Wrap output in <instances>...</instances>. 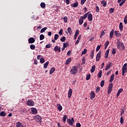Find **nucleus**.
<instances>
[{
	"mask_svg": "<svg viewBox=\"0 0 127 127\" xmlns=\"http://www.w3.org/2000/svg\"><path fill=\"white\" fill-rule=\"evenodd\" d=\"M70 74L75 75L78 73V67L76 66H73L70 71Z\"/></svg>",
	"mask_w": 127,
	"mask_h": 127,
	"instance_id": "obj_1",
	"label": "nucleus"
},
{
	"mask_svg": "<svg viewBox=\"0 0 127 127\" xmlns=\"http://www.w3.org/2000/svg\"><path fill=\"white\" fill-rule=\"evenodd\" d=\"M125 73H127V64H125L122 68V76H125Z\"/></svg>",
	"mask_w": 127,
	"mask_h": 127,
	"instance_id": "obj_2",
	"label": "nucleus"
},
{
	"mask_svg": "<svg viewBox=\"0 0 127 127\" xmlns=\"http://www.w3.org/2000/svg\"><path fill=\"white\" fill-rule=\"evenodd\" d=\"M26 105L27 106H30L31 107H33L34 105H35V103H34V101L31 99H28L27 103Z\"/></svg>",
	"mask_w": 127,
	"mask_h": 127,
	"instance_id": "obj_3",
	"label": "nucleus"
},
{
	"mask_svg": "<svg viewBox=\"0 0 127 127\" xmlns=\"http://www.w3.org/2000/svg\"><path fill=\"white\" fill-rule=\"evenodd\" d=\"M34 120L36 121L37 123H41L42 122V118L39 116L37 115L34 117Z\"/></svg>",
	"mask_w": 127,
	"mask_h": 127,
	"instance_id": "obj_4",
	"label": "nucleus"
},
{
	"mask_svg": "<svg viewBox=\"0 0 127 127\" xmlns=\"http://www.w3.org/2000/svg\"><path fill=\"white\" fill-rule=\"evenodd\" d=\"M114 85L113 84V83H111L109 85L108 89V94H111V92L112 91L113 87Z\"/></svg>",
	"mask_w": 127,
	"mask_h": 127,
	"instance_id": "obj_5",
	"label": "nucleus"
},
{
	"mask_svg": "<svg viewBox=\"0 0 127 127\" xmlns=\"http://www.w3.org/2000/svg\"><path fill=\"white\" fill-rule=\"evenodd\" d=\"M112 66H113V64L112 63V62H109L108 64L105 67V71L109 70V69H110L111 67H112Z\"/></svg>",
	"mask_w": 127,
	"mask_h": 127,
	"instance_id": "obj_6",
	"label": "nucleus"
},
{
	"mask_svg": "<svg viewBox=\"0 0 127 127\" xmlns=\"http://www.w3.org/2000/svg\"><path fill=\"white\" fill-rule=\"evenodd\" d=\"M100 59H101V51H100L97 54L96 60L98 62L100 61Z\"/></svg>",
	"mask_w": 127,
	"mask_h": 127,
	"instance_id": "obj_7",
	"label": "nucleus"
},
{
	"mask_svg": "<svg viewBox=\"0 0 127 127\" xmlns=\"http://www.w3.org/2000/svg\"><path fill=\"white\" fill-rule=\"evenodd\" d=\"M31 113L33 115H36L37 114V109L35 108H32L31 109Z\"/></svg>",
	"mask_w": 127,
	"mask_h": 127,
	"instance_id": "obj_8",
	"label": "nucleus"
},
{
	"mask_svg": "<svg viewBox=\"0 0 127 127\" xmlns=\"http://www.w3.org/2000/svg\"><path fill=\"white\" fill-rule=\"evenodd\" d=\"M35 42V39L34 38H30L28 39V43L30 44L34 43Z\"/></svg>",
	"mask_w": 127,
	"mask_h": 127,
	"instance_id": "obj_9",
	"label": "nucleus"
},
{
	"mask_svg": "<svg viewBox=\"0 0 127 127\" xmlns=\"http://www.w3.org/2000/svg\"><path fill=\"white\" fill-rule=\"evenodd\" d=\"M88 20L89 21H92L93 20V15L91 13L88 14Z\"/></svg>",
	"mask_w": 127,
	"mask_h": 127,
	"instance_id": "obj_10",
	"label": "nucleus"
},
{
	"mask_svg": "<svg viewBox=\"0 0 127 127\" xmlns=\"http://www.w3.org/2000/svg\"><path fill=\"white\" fill-rule=\"evenodd\" d=\"M95 97H96V95L95 94V92H94V91H91V92L90 93V99H91V100H93V99H94Z\"/></svg>",
	"mask_w": 127,
	"mask_h": 127,
	"instance_id": "obj_11",
	"label": "nucleus"
},
{
	"mask_svg": "<svg viewBox=\"0 0 127 127\" xmlns=\"http://www.w3.org/2000/svg\"><path fill=\"white\" fill-rule=\"evenodd\" d=\"M54 50L56 52H60L61 51V48L56 46L54 48Z\"/></svg>",
	"mask_w": 127,
	"mask_h": 127,
	"instance_id": "obj_12",
	"label": "nucleus"
},
{
	"mask_svg": "<svg viewBox=\"0 0 127 127\" xmlns=\"http://www.w3.org/2000/svg\"><path fill=\"white\" fill-rule=\"evenodd\" d=\"M67 124H68V125H69V126H71V127H73V124H74V123L71 121V119H67Z\"/></svg>",
	"mask_w": 127,
	"mask_h": 127,
	"instance_id": "obj_13",
	"label": "nucleus"
},
{
	"mask_svg": "<svg viewBox=\"0 0 127 127\" xmlns=\"http://www.w3.org/2000/svg\"><path fill=\"white\" fill-rule=\"evenodd\" d=\"M57 108L58 109V110H59V111H62V106H61V105H60V104H58L57 105Z\"/></svg>",
	"mask_w": 127,
	"mask_h": 127,
	"instance_id": "obj_14",
	"label": "nucleus"
},
{
	"mask_svg": "<svg viewBox=\"0 0 127 127\" xmlns=\"http://www.w3.org/2000/svg\"><path fill=\"white\" fill-rule=\"evenodd\" d=\"M72 96V89L70 88L68 90V97L71 98V96Z\"/></svg>",
	"mask_w": 127,
	"mask_h": 127,
	"instance_id": "obj_15",
	"label": "nucleus"
},
{
	"mask_svg": "<svg viewBox=\"0 0 127 127\" xmlns=\"http://www.w3.org/2000/svg\"><path fill=\"white\" fill-rule=\"evenodd\" d=\"M101 4H103V6L105 7V6H107V1L106 0H103L101 1Z\"/></svg>",
	"mask_w": 127,
	"mask_h": 127,
	"instance_id": "obj_16",
	"label": "nucleus"
},
{
	"mask_svg": "<svg viewBox=\"0 0 127 127\" xmlns=\"http://www.w3.org/2000/svg\"><path fill=\"white\" fill-rule=\"evenodd\" d=\"M95 70H96V65H94L91 67V69H90L91 73H94Z\"/></svg>",
	"mask_w": 127,
	"mask_h": 127,
	"instance_id": "obj_17",
	"label": "nucleus"
},
{
	"mask_svg": "<svg viewBox=\"0 0 127 127\" xmlns=\"http://www.w3.org/2000/svg\"><path fill=\"white\" fill-rule=\"evenodd\" d=\"M109 53H110V49L107 50L105 52V58H108V57L109 56Z\"/></svg>",
	"mask_w": 127,
	"mask_h": 127,
	"instance_id": "obj_18",
	"label": "nucleus"
},
{
	"mask_svg": "<svg viewBox=\"0 0 127 127\" xmlns=\"http://www.w3.org/2000/svg\"><path fill=\"white\" fill-rule=\"evenodd\" d=\"M71 58L67 59L65 62V65H69V64L71 63Z\"/></svg>",
	"mask_w": 127,
	"mask_h": 127,
	"instance_id": "obj_19",
	"label": "nucleus"
},
{
	"mask_svg": "<svg viewBox=\"0 0 127 127\" xmlns=\"http://www.w3.org/2000/svg\"><path fill=\"white\" fill-rule=\"evenodd\" d=\"M123 29H124V26L123 25V23L120 22L119 25V29H120L121 31H123Z\"/></svg>",
	"mask_w": 127,
	"mask_h": 127,
	"instance_id": "obj_20",
	"label": "nucleus"
},
{
	"mask_svg": "<svg viewBox=\"0 0 127 127\" xmlns=\"http://www.w3.org/2000/svg\"><path fill=\"white\" fill-rule=\"evenodd\" d=\"M78 35H79V30H77L75 33L74 38V40L77 39V36H78Z\"/></svg>",
	"mask_w": 127,
	"mask_h": 127,
	"instance_id": "obj_21",
	"label": "nucleus"
},
{
	"mask_svg": "<svg viewBox=\"0 0 127 127\" xmlns=\"http://www.w3.org/2000/svg\"><path fill=\"white\" fill-rule=\"evenodd\" d=\"M123 91H124V89H123L122 88H120L117 92V97H119V96H120V94L123 92Z\"/></svg>",
	"mask_w": 127,
	"mask_h": 127,
	"instance_id": "obj_22",
	"label": "nucleus"
},
{
	"mask_svg": "<svg viewBox=\"0 0 127 127\" xmlns=\"http://www.w3.org/2000/svg\"><path fill=\"white\" fill-rule=\"evenodd\" d=\"M55 71V67H52L50 70V75H52L54 71Z\"/></svg>",
	"mask_w": 127,
	"mask_h": 127,
	"instance_id": "obj_23",
	"label": "nucleus"
},
{
	"mask_svg": "<svg viewBox=\"0 0 127 127\" xmlns=\"http://www.w3.org/2000/svg\"><path fill=\"white\" fill-rule=\"evenodd\" d=\"M115 78V74H113L110 77V83H112V82H113V81H114V79Z\"/></svg>",
	"mask_w": 127,
	"mask_h": 127,
	"instance_id": "obj_24",
	"label": "nucleus"
},
{
	"mask_svg": "<svg viewBox=\"0 0 127 127\" xmlns=\"http://www.w3.org/2000/svg\"><path fill=\"white\" fill-rule=\"evenodd\" d=\"M115 35L117 37H119L121 36V33H119V31H115Z\"/></svg>",
	"mask_w": 127,
	"mask_h": 127,
	"instance_id": "obj_25",
	"label": "nucleus"
},
{
	"mask_svg": "<svg viewBox=\"0 0 127 127\" xmlns=\"http://www.w3.org/2000/svg\"><path fill=\"white\" fill-rule=\"evenodd\" d=\"M94 52H95V49L92 50L90 53V57L91 58V59H93V58H94Z\"/></svg>",
	"mask_w": 127,
	"mask_h": 127,
	"instance_id": "obj_26",
	"label": "nucleus"
},
{
	"mask_svg": "<svg viewBox=\"0 0 127 127\" xmlns=\"http://www.w3.org/2000/svg\"><path fill=\"white\" fill-rule=\"evenodd\" d=\"M114 35V29H112L110 33V38L112 39L113 38V36Z\"/></svg>",
	"mask_w": 127,
	"mask_h": 127,
	"instance_id": "obj_27",
	"label": "nucleus"
},
{
	"mask_svg": "<svg viewBox=\"0 0 127 127\" xmlns=\"http://www.w3.org/2000/svg\"><path fill=\"white\" fill-rule=\"evenodd\" d=\"M89 12H88L87 13H86L83 16H81L80 17H81V18L83 19H86V18H87V16H88V14H89Z\"/></svg>",
	"mask_w": 127,
	"mask_h": 127,
	"instance_id": "obj_28",
	"label": "nucleus"
},
{
	"mask_svg": "<svg viewBox=\"0 0 127 127\" xmlns=\"http://www.w3.org/2000/svg\"><path fill=\"white\" fill-rule=\"evenodd\" d=\"M23 127V126H22V124L20 122H17L16 123V127Z\"/></svg>",
	"mask_w": 127,
	"mask_h": 127,
	"instance_id": "obj_29",
	"label": "nucleus"
},
{
	"mask_svg": "<svg viewBox=\"0 0 127 127\" xmlns=\"http://www.w3.org/2000/svg\"><path fill=\"white\" fill-rule=\"evenodd\" d=\"M83 22H84V19H82L81 17L79 20V23L80 25H81V24H83Z\"/></svg>",
	"mask_w": 127,
	"mask_h": 127,
	"instance_id": "obj_30",
	"label": "nucleus"
},
{
	"mask_svg": "<svg viewBox=\"0 0 127 127\" xmlns=\"http://www.w3.org/2000/svg\"><path fill=\"white\" fill-rule=\"evenodd\" d=\"M67 119H68V116L66 115H64L63 117V122L64 123H66V120H67Z\"/></svg>",
	"mask_w": 127,
	"mask_h": 127,
	"instance_id": "obj_31",
	"label": "nucleus"
},
{
	"mask_svg": "<svg viewBox=\"0 0 127 127\" xmlns=\"http://www.w3.org/2000/svg\"><path fill=\"white\" fill-rule=\"evenodd\" d=\"M103 73V71L102 70H100L98 74V78H101L102 77V73Z\"/></svg>",
	"mask_w": 127,
	"mask_h": 127,
	"instance_id": "obj_32",
	"label": "nucleus"
},
{
	"mask_svg": "<svg viewBox=\"0 0 127 127\" xmlns=\"http://www.w3.org/2000/svg\"><path fill=\"white\" fill-rule=\"evenodd\" d=\"M40 6H41V7H42V8H45V7L46 6V4L44 2H42L41 3Z\"/></svg>",
	"mask_w": 127,
	"mask_h": 127,
	"instance_id": "obj_33",
	"label": "nucleus"
},
{
	"mask_svg": "<svg viewBox=\"0 0 127 127\" xmlns=\"http://www.w3.org/2000/svg\"><path fill=\"white\" fill-rule=\"evenodd\" d=\"M0 117H5L6 115L5 114V112L4 111H1L0 113Z\"/></svg>",
	"mask_w": 127,
	"mask_h": 127,
	"instance_id": "obj_34",
	"label": "nucleus"
},
{
	"mask_svg": "<svg viewBox=\"0 0 127 127\" xmlns=\"http://www.w3.org/2000/svg\"><path fill=\"white\" fill-rule=\"evenodd\" d=\"M49 64V62H47L46 63L44 64V69H46V68H47Z\"/></svg>",
	"mask_w": 127,
	"mask_h": 127,
	"instance_id": "obj_35",
	"label": "nucleus"
},
{
	"mask_svg": "<svg viewBox=\"0 0 127 127\" xmlns=\"http://www.w3.org/2000/svg\"><path fill=\"white\" fill-rule=\"evenodd\" d=\"M30 49H31V50H34V49H35V45H34V44H31L30 46Z\"/></svg>",
	"mask_w": 127,
	"mask_h": 127,
	"instance_id": "obj_36",
	"label": "nucleus"
},
{
	"mask_svg": "<svg viewBox=\"0 0 127 127\" xmlns=\"http://www.w3.org/2000/svg\"><path fill=\"white\" fill-rule=\"evenodd\" d=\"M71 6L73 7H77L78 6V2H74L71 4Z\"/></svg>",
	"mask_w": 127,
	"mask_h": 127,
	"instance_id": "obj_37",
	"label": "nucleus"
},
{
	"mask_svg": "<svg viewBox=\"0 0 127 127\" xmlns=\"http://www.w3.org/2000/svg\"><path fill=\"white\" fill-rule=\"evenodd\" d=\"M46 29H47V27H44V28H43L41 31H40V33H43V32H45V31L46 30Z\"/></svg>",
	"mask_w": 127,
	"mask_h": 127,
	"instance_id": "obj_38",
	"label": "nucleus"
},
{
	"mask_svg": "<svg viewBox=\"0 0 127 127\" xmlns=\"http://www.w3.org/2000/svg\"><path fill=\"white\" fill-rule=\"evenodd\" d=\"M120 46L122 47V50H125V45H124V43L121 42V43L120 44Z\"/></svg>",
	"mask_w": 127,
	"mask_h": 127,
	"instance_id": "obj_39",
	"label": "nucleus"
},
{
	"mask_svg": "<svg viewBox=\"0 0 127 127\" xmlns=\"http://www.w3.org/2000/svg\"><path fill=\"white\" fill-rule=\"evenodd\" d=\"M87 49H85L81 53V55H84L87 54Z\"/></svg>",
	"mask_w": 127,
	"mask_h": 127,
	"instance_id": "obj_40",
	"label": "nucleus"
},
{
	"mask_svg": "<svg viewBox=\"0 0 127 127\" xmlns=\"http://www.w3.org/2000/svg\"><path fill=\"white\" fill-rule=\"evenodd\" d=\"M63 18L64 19V22L66 23V22H67V21H68V18L67 17V16L64 17V18Z\"/></svg>",
	"mask_w": 127,
	"mask_h": 127,
	"instance_id": "obj_41",
	"label": "nucleus"
},
{
	"mask_svg": "<svg viewBox=\"0 0 127 127\" xmlns=\"http://www.w3.org/2000/svg\"><path fill=\"white\" fill-rule=\"evenodd\" d=\"M40 62L42 64L44 63V62H45V59H44V58H41L40 60Z\"/></svg>",
	"mask_w": 127,
	"mask_h": 127,
	"instance_id": "obj_42",
	"label": "nucleus"
},
{
	"mask_svg": "<svg viewBox=\"0 0 127 127\" xmlns=\"http://www.w3.org/2000/svg\"><path fill=\"white\" fill-rule=\"evenodd\" d=\"M67 31L68 33H69V34H71V33H72V30L71 29V27H68Z\"/></svg>",
	"mask_w": 127,
	"mask_h": 127,
	"instance_id": "obj_43",
	"label": "nucleus"
},
{
	"mask_svg": "<svg viewBox=\"0 0 127 127\" xmlns=\"http://www.w3.org/2000/svg\"><path fill=\"white\" fill-rule=\"evenodd\" d=\"M90 78H91V74H87L86 77V80L88 81V80H90Z\"/></svg>",
	"mask_w": 127,
	"mask_h": 127,
	"instance_id": "obj_44",
	"label": "nucleus"
},
{
	"mask_svg": "<svg viewBox=\"0 0 127 127\" xmlns=\"http://www.w3.org/2000/svg\"><path fill=\"white\" fill-rule=\"evenodd\" d=\"M65 40H66V37L65 36H63L61 38V41H62V42H64Z\"/></svg>",
	"mask_w": 127,
	"mask_h": 127,
	"instance_id": "obj_45",
	"label": "nucleus"
},
{
	"mask_svg": "<svg viewBox=\"0 0 127 127\" xmlns=\"http://www.w3.org/2000/svg\"><path fill=\"white\" fill-rule=\"evenodd\" d=\"M44 35L43 34H41L40 36V40H43V39H44Z\"/></svg>",
	"mask_w": 127,
	"mask_h": 127,
	"instance_id": "obj_46",
	"label": "nucleus"
},
{
	"mask_svg": "<svg viewBox=\"0 0 127 127\" xmlns=\"http://www.w3.org/2000/svg\"><path fill=\"white\" fill-rule=\"evenodd\" d=\"M105 85V80H102L100 83L101 87H104Z\"/></svg>",
	"mask_w": 127,
	"mask_h": 127,
	"instance_id": "obj_47",
	"label": "nucleus"
},
{
	"mask_svg": "<svg viewBox=\"0 0 127 127\" xmlns=\"http://www.w3.org/2000/svg\"><path fill=\"white\" fill-rule=\"evenodd\" d=\"M59 38V35L58 34H55L54 37L55 40H57Z\"/></svg>",
	"mask_w": 127,
	"mask_h": 127,
	"instance_id": "obj_48",
	"label": "nucleus"
},
{
	"mask_svg": "<svg viewBox=\"0 0 127 127\" xmlns=\"http://www.w3.org/2000/svg\"><path fill=\"white\" fill-rule=\"evenodd\" d=\"M124 22L125 24H127V15H126L124 18Z\"/></svg>",
	"mask_w": 127,
	"mask_h": 127,
	"instance_id": "obj_49",
	"label": "nucleus"
},
{
	"mask_svg": "<svg viewBox=\"0 0 127 127\" xmlns=\"http://www.w3.org/2000/svg\"><path fill=\"white\" fill-rule=\"evenodd\" d=\"M114 10H115V8H111L109 10V13H113L114 12Z\"/></svg>",
	"mask_w": 127,
	"mask_h": 127,
	"instance_id": "obj_50",
	"label": "nucleus"
},
{
	"mask_svg": "<svg viewBox=\"0 0 127 127\" xmlns=\"http://www.w3.org/2000/svg\"><path fill=\"white\" fill-rule=\"evenodd\" d=\"M117 46H120L121 45V43H122V42H121V41L120 40H119V39H117Z\"/></svg>",
	"mask_w": 127,
	"mask_h": 127,
	"instance_id": "obj_51",
	"label": "nucleus"
},
{
	"mask_svg": "<svg viewBox=\"0 0 127 127\" xmlns=\"http://www.w3.org/2000/svg\"><path fill=\"white\" fill-rule=\"evenodd\" d=\"M101 47H102L101 45L97 46L96 49V51H99V50H100V48H101Z\"/></svg>",
	"mask_w": 127,
	"mask_h": 127,
	"instance_id": "obj_52",
	"label": "nucleus"
},
{
	"mask_svg": "<svg viewBox=\"0 0 127 127\" xmlns=\"http://www.w3.org/2000/svg\"><path fill=\"white\" fill-rule=\"evenodd\" d=\"M120 123L122 124V125L124 124V118H123V117H121L120 118Z\"/></svg>",
	"mask_w": 127,
	"mask_h": 127,
	"instance_id": "obj_53",
	"label": "nucleus"
},
{
	"mask_svg": "<svg viewBox=\"0 0 127 127\" xmlns=\"http://www.w3.org/2000/svg\"><path fill=\"white\" fill-rule=\"evenodd\" d=\"M125 2H126V0H124L123 1L121 2L119 4V6H122V5H123V4L125 3Z\"/></svg>",
	"mask_w": 127,
	"mask_h": 127,
	"instance_id": "obj_54",
	"label": "nucleus"
},
{
	"mask_svg": "<svg viewBox=\"0 0 127 127\" xmlns=\"http://www.w3.org/2000/svg\"><path fill=\"white\" fill-rule=\"evenodd\" d=\"M95 11H96V12H99L100 11V8H99V6H97L96 7Z\"/></svg>",
	"mask_w": 127,
	"mask_h": 127,
	"instance_id": "obj_55",
	"label": "nucleus"
},
{
	"mask_svg": "<svg viewBox=\"0 0 127 127\" xmlns=\"http://www.w3.org/2000/svg\"><path fill=\"white\" fill-rule=\"evenodd\" d=\"M86 0H81L80 4H81V5H83V4H84V3L86 2Z\"/></svg>",
	"mask_w": 127,
	"mask_h": 127,
	"instance_id": "obj_56",
	"label": "nucleus"
},
{
	"mask_svg": "<svg viewBox=\"0 0 127 127\" xmlns=\"http://www.w3.org/2000/svg\"><path fill=\"white\" fill-rule=\"evenodd\" d=\"M66 44H64L63 47L62 49V51H64L65 50V48H66Z\"/></svg>",
	"mask_w": 127,
	"mask_h": 127,
	"instance_id": "obj_57",
	"label": "nucleus"
},
{
	"mask_svg": "<svg viewBox=\"0 0 127 127\" xmlns=\"http://www.w3.org/2000/svg\"><path fill=\"white\" fill-rule=\"evenodd\" d=\"M62 32H63V29H61L59 32V34H60V35H62V34H63Z\"/></svg>",
	"mask_w": 127,
	"mask_h": 127,
	"instance_id": "obj_58",
	"label": "nucleus"
},
{
	"mask_svg": "<svg viewBox=\"0 0 127 127\" xmlns=\"http://www.w3.org/2000/svg\"><path fill=\"white\" fill-rule=\"evenodd\" d=\"M109 44H110V41H107L105 43V46H109Z\"/></svg>",
	"mask_w": 127,
	"mask_h": 127,
	"instance_id": "obj_59",
	"label": "nucleus"
},
{
	"mask_svg": "<svg viewBox=\"0 0 127 127\" xmlns=\"http://www.w3.org/2000/svg\"><path fill=\"white\" fill-rule=\"evenodd\" d=\"M116 49H113L112 50V54H113V55H115V54H116Z\"/></svg>",
	"mask_w": 127,
	"mask_h": 127,
	"instance_id": "obj_60",
	"label": "nucleus"
},
{
	"mask_svg": "<svg viewBox=\"0 0 127 127\" xmlns=\"http://www.w3.org/2000/svg\"><path fill=\"white\" fill-rule=\"evenodd\" d=\"M51 48V45L50 44H49L46 46V48Z\"/></svg>",
	"mask_w": 127,
	"mask_h": 127,
	"instance_id": "obj_61",
	"label": "nucleus"
},
{
	"mask_svg": "<svg viewBox=\"0 0 127 127\" xmlns=\"http://www.w3.org/2000/svg\"><path fill=\"white\" fill-rule=\"evenodd\" d=\"M100 87H97L96 90V93H99V92H100Z\"/></svg>",
	"mask_w": 127,
	"mask_h": 127,
	"instance_id": "obj_62",
	"label": "nucleus"
},
{
	"mask_svg": "<svg viewBox=\"0 0 127 127\" xmlns=\"http://www.w3.org/2000/svg\"><path fill=\"white\" fill-rule=\"evenodd\" d=\"M76 127H81V124L80 123H76Z\"/></svg>",
	"mask_w": 127,
	"mask_h": 127,
	"instance_id": "obj_63",
	"label": "nucleus"
},
{
	"mask_svg": "<svg viewBox=\"0 0 127 127\" xmlns=\"http://www.w3.org/2000/svg\"><path fill=\"white\" fill-rule=\"evenodd\" d=\"M104 35H105V32L104 31H103L101 32L100 36L101 37L104 36Z\"/></svg>",
	"mask_w": 127,
	"mask_h": 127,
	"instance_id": "obj_64",
	"label": "nucleus"
}]
</instances>
